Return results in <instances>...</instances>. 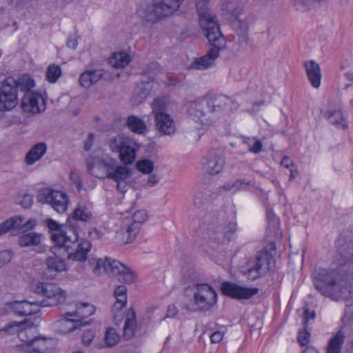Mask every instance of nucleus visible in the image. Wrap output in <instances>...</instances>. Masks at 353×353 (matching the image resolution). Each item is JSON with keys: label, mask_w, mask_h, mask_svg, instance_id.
I'll return each instance as SVG.
<instances>
[{"label": "nucleus", "mask_w": 353, "mask_h": 353, "mask_svg": "<svg viewBox=\"0 0 353 353\" xmlns=\"http://www.w3.org/2000/svg\"><path fill=\"white\" fill-rule=\"evenodd\" d=\"M37 199L41 203L50 205L59 214L65 212L69 203L65 192L50 188H40Z\"/></svg>", "instance_id": "obj_10"}, {"label": "nucleus", "mask_w": 353, "mask_h": 353, "mask_svg": "<svg viewBox=\"0 0 353 353\" xmlns=\"http://www.w3.org/2000/svg\"><path fill=\"white\" fill-rule=\"evenodd\" d=\"M95 312L93 305L88 303H79L77 304L76 310L73 313H66L67 316H75L82 320L92 315Z\"/></svg>", "instance_id": "obj_35"}, {"label": "nucleus", "mask_w": 353, "mask_h": 353, "mask_svg": "<svg viewBox=\"0 0 353 353\" xmlns=\"http://www.w3.org/2000/svg\"><path fill=\"white\" fill-rule=\"evenodd\" d=\"M10 310L19 316H30L37 313L40 310V305L37 301H12L7 303Z\"/></svg>", "instance_id": "obj_18"}, {"label": "nucleus", "mask_w": 353, "mask_h": 353, "mask_svg": "<svg viewBox=\"0 0 353 353\" xmlns=\"http://www.w3.org/2000/svg\"><path fill=\"white\" fill-rule=\"evenodd\" d=\"M72 217L73 219L85 223H90L94 219L92 208L90 203H79L74 210Z\"/></svg>", "instance_id": "obj_28"}, {"label": "nucleus", "mask_w": 353, "mask_h": 353, "mask_svg": "<svg viewBox=\"0 0 353 353\" xmlns=\"http://www.w3.org/2000/svg\"><path fill=\"white\" fill-rule=\"evenodd\" d=\"M267 219L269 226L272 227L274 230L277 229L279 224V219L270 210H267Z\"/></svg>", "instance_id": "obj_53"}, {"label": "nucleus", "mask_w": 353, "mask_h": 353, "mask_svg": "<svg viewBox=\"0 0 353 353\" xmlns=\"http://www.w3.org/2000/svg\"><path fill=\"white\" fill-rule=\"evenodd\" d=\"M233 26L239 32L240 39L245 43L248 42V24L246 21L236 19L233 21Z\"/></svg>", "instance_id": "obj_43"}, {"label": "nucleus", "mask_w": 353, "mask_h": 353, "mask_svg": "<svg viewBox=\"0 0 353 353\" xmlns=\"http://www.w3.org/2000/svg\"><path fill=\"white\" fill-rule=\"evenodd\" d=\"M204 34L212 48L205 55L194 61L191 65L193 69L205 70L211 66L219 57V50L224 48L226 43L225 39L221 32H219V34L212 32Z\"/></svg>", "instance_id": "obj_8"}, {"label": "nucleus", "mask_w": 353, "mask_h": 353, "mask_svg": "<svg viewBox=\"0 0 353 353\" xmlns=\"http://www.w3.org/2000/svg\"><path fill=\"white\" fill-rule=\"evenodd\" d=\"M169 100L166 97L156 98L151 104L152 114L154 117L157 114H166Z\"/></svg>", "instance_id": "obj_42"}, {"label": "nucleus", "mask_w": 353, "mask_h": 353, "mask_svg": "<svg viewBox=\"0 0 353 353\" xmlns=\"http://www.w3.org/2000/svg\"><path fill=\"white\" fill-rule=\"evenodd\" d=\"M125 123L128 128L136 134H143L147 131V125L145 121L137 116L128 117Z\"/></svg>", "instance_id": "obj_32"}, {"label": "nucleus", "mask_w": 353, "mask_h": 353, "mask_svg": "<svg viewBox=\"0 0 353 353\" xmlns=\"http://www.w3.org/2000/svg\"><path fill=\"white\" fill-rule=\"evenodd\" d=\"M94 141V134L93 133H89L84 143V150L86 151H89Z\"/></svg>", "instance_id": "obj_57"}, {"label": "nucleus", "mask_w": 353, "mask_h": 353, "mask_svg": "<svg viewBox=\"0 0 353 353\" xmlns=\"http://www.w3.org/2000/svg\"><path fill=\"white\" fill-rule=\"evenodd\" d=\"M221 290L223 294L236 299H248L259 292L257 288H245L236 283L224 282Z\"/></svg>", "instance_id": "obj_15"}, {"label": "nucleus", "mask_w": 353, "mask_h": 353, "mask_svg": "<svg viewBox=\"0 0 353 353\" xmlns=\"http://www.w3.org/2000/svg\"><path fill=\"white\" fill-rule=\"evenodd\" d=\"M95 337V332L92 330H85L82 336V342L84 345L88 346L90 345L94 338Z\"/></svg>", "instance_id": "obj_54"}, {"label": "nucleus", "mask_w": 353, "mask_h": 353, "mask_svg": "<svg viewBox=\"0 0 353 353\" xmlns=\"http://www.w3.org/2000/svg\"><path fill=\"white\" fill-rule=\"evenodd\" d=\"M110 159H100L92 158L87 163V170L90 174L96 178L105 179L108 177Z\"/></svg>", "instance_id": "obj_20"}, {"label": "nucleus", "mask_w": 353, "mask_h": 353, "mask_svg": "<svg viewBox=\"0 0 353 353\" xmlns=\"http://www.w3.org/2000/svg\"><path fill=\"white\" fill-rule=\"evenodd\" d=\"M325 116L330 123L337 128L345 129L347 127L346 119L340 109L329 110L325 112Z\"/></svg>", "instance_id": "obj_30"}, {"label": "nucleus", "mask_w": 353, "mask_h": 353, "mask_svg": "<svg viewBox=\"0 0 353 353\" xmlns=\"http://www.w3.org/2000/svg\"><path fill=\"white\" fill-rule=\"evenodd\" d=\"M5 81L8 84H10V86L16 89V93L18 90L24 92V94L26 92H32L31 90L35 86L34 79L28 74L19 77L17 79L9 77Z\"/></svg>", "instance_id": "obj_26"}, {"label": "nucleus", "mask_w": 353, "mask_h": 353, "mask_svg": "<svg viewBox=\"0 0 353 353\" xmlns=\"http://www.w3.org/2000/svg\"><path fill=\"white\" fill-rule=\"evenodd\" d=\"M68 317L70 316L65 314V317L59 321L60 332L64 334L71 332L78 327L87 323L86 321L83 322V320L70 319Z\"/></svg>", "instance_id": "obj_37"}, {"label": "nucleus", "mask_w": 353, "mask_h": 353, "mask_svg": "<svg viewBox=\"0 0 353 353\" xmlns=\"http://www.w3.org/2000/svg\"><path fill=\"white\" fill-rule=\"evenodd\" d=\"M127 288L125 285H119L114 290V296L116 302L114 303L112 312L113 313L120 312L121 309L124 307L127 303Z\"/></svg>", "instance_id": "obj_31"}, {"label": "nucleus", "mask_w": 353, "mask_h": 353, "mask_svg": "<svg viewBox=\"0 0 353 353\" xmlns=\"http://www.w3.org/2000/svg\"><path fill=\"white\" fill-rule=\"evenodd\" d=\"M274 247L270 244L259 252L255 260L250 263V268L245 272L247 277L254 281L270 271L274 262Z\"/></svg>", "instance_id": "obj_7"}, {"label": "nucleus", "mask_w": 353, "mask_h": 353, "mask_svg": "<svg viewBox=\"0 0 353 353\" xmlns=\"http://www.w3.org/2000/svg\"><path fill=\"white\" fill-rule=\"evenodd\" d=\"M47 339L43 337H34L31 339L30 347L34 352L43 353L47 350Z\"/></svg>", "instance_id": "obj_46"}, {"label": "nucleus", "mask_w": 353, "mask_h": 353, "mask_svg": "<svg viewBox=\"0 0 353 353\" xmlns=\"http://www.w3.org/2000/svg\"><path fill=\"white\" fill-rule=\"evenodd\" d=\"M314 317H315V314L314 312L310 313L308 310H305L304 311V316H303V323H304L305 326H306L310 319H314Z\"/></svg>", "instance_id": "obj_61"}, {"label": "nucleus", "mask_w": 353, "mask_h": 353, "mask_svg": "<svg viewBox=\"0 0 353 353\" xmlns=\"http://www.w3.org/2000/svg\"><path fill=\"white\" fill-rule=\"evenodd\" d=\"M77 45H78V41H77L76 37H74V36L68 37V41H67V46L68 48L74 50L77 47Z\"/></svg>", "instance_id": "obj_60"}, {"label": "nucleus", "mask_w": 353, "mask_h": 353, "mask_svg": "<svg viewBox=\"0 0 353 353\" xmlns=\"http://www.w3.org/2000/svg\"><path fill=\"white\" fill-rule=\"evenodd\" d=\"M310 334L304 328L302 331H300L297 337V340L301 346H305L310 342Z\"/></svg>", "instance_id": "obj_52"}, {"label": "nucleus", "mask_w": 353, "mask_h": 353, "mask_svg": "<svg viewBox=\"0 0 353 353\" xmlns=\"http://www.w3.org/2000/svg\"><path fill=\"white\" fill-rule=\"evenodd\" d=\"M46 224L51 233V239L57 247H59L70 236L63 230V225L51 219L46 221Z\"/></svg>", "instance_id": "obj_24"}, {"label": "nucleus", "mask_w": 353, "mask_h": 353, "mask_svg": "<svg viewBox=\"0 0 353 353\" xmlns=\"http://www.w3.org/2000/svg\"><path fill=\"white\" fill-rule=\"evenodd\" d=\"M185 294L189 298V303L184 306L188 310L206 311L216 303V292L208 283H194L185 289Z\"/></svg>", "instance_id": "obj_4"}, {"label": "nucleus", "mask_w": 353, "mask_h": 353, "mask_svg": "<svg viewBox=\"0 0 353 353\" xmlns=\"http://www.w3.org/2000/svg\"><path fill=\"white\" fill-rule=\"evenodd\" d=\"M185 0H152L141 2L137 8L136 15L142 21L156 23L175 13Z\"/></svg>", "instance_id": "obj_3"}, {"label": "nucleus", "mask_w": 353, "mask_h": 353, "mask_svg": "<svg viewBox=\"0 0 353 353\" xmlns=\"http://www.w3.org/2000/svg\"><path fill=\"white\" fill-rule=\"evenodd\" d=\"M281 164L286 168H290V166L293 165V161L290 157H285L282 159Z\"/></svg>", "instance_id": "obj_62"}, {"label": "nucleus", "mask_w": 353, "mask_h": 353, "mask_svg": "<svg viewBox=\"0 0 353 353\" xmlns=\"http://www.w3.org/2000/svg\"><path fill=\"white\" fill-rule=\"evenodd\" d=\"M23 222L21 216H14L10 218L0 224V236L6 234L12 228H19Z\"/></svg>", "instance_id": "obj_40"}, {"label": "nucleus", "mask_w": 353, "mask_h": 353, "mask_svg": "<svg viewBox=\"0 0 353 353\" xmlns=\"http://www.w3.org/2000/svg\"><path fill=\"white\" fill-rule=\"evenodd\" d=\"M223 337V333L220 331H216L210 335V341L212 343H219Z\"/></svg>", "instance_id": "obj_58"}, {"label": "nucleus", "mask_w": 353, "mask_h": 353, "mask_svg": "<svg viewBox=\"0 0 353 353\" xmlns=\"http://www.w3.org/2000/svg\"><path fill=\"white\" fill-rule=\"evenodd\" d=\"M21 106L23 112L35 114L44 112L46 108V103L41 93L26 92L21 99Z\"/></svg>", "instance_id": "obj_13"}, {"label": "nucleus", "mask_w": 353, "mask_h": 353, "mask_svg": "<svg viewBox=\"0 0 353 353\" xmlns=\"http://www.w3.org/2000/svg\"><path fill=\"white\" fill-rule=\"evenodd\" d=\"M32 201H33V199H32V196H30L29 194H25L21 201V205L24 208H29L31 207V205L32 204Z\"/></svg>", "instance_id": "obj_59"}, {"label": "nucleus", "mask_w": 353, "mask_h": 353, "mask_svg": "<svg viewBox=\"0 0 353 353\" xmlns=\"http://www.w3.org/2000/svg\"><path fill=\"white\" fill-rule=\"evenodd\" d=\"M238 104L224 95H214L198 98L186 103L189 116L204 127L214 125L225 112L236 110Z\"/></svg>", "instance_id": "obj_2"}, {"label": "nucleus", "mask_w": 353, "mask_h": 353, "mask_svg": "<svg viewBox=\"0 0 353 353\" xmlns=\"http://www.w3.org/2000/svg\"><path fill=\"white\" fill-rule=\"evenodd\" d=\"M108 143L110 150L112 152L118 153L121 161L125 165L132 164L136 159L137 152L140 148V145L134 139L120 134L110 137Z\"/></svg>", "instance_id": "obj_6"}, {"label": "nucleus", "mask_w": 353, "mask_h": 353, "mask_svg": "<svg viewBox=\"0 0 353 353\" xmlns=\"http://www.w3.org/2000/svg\"><path fill=\"white\" fill-rule=\"evenodd\" d=\"M209 201L210 200L207 196H204V194L203 192H199L195 195L194 204L195 206L200 208L201 205L207 204Z\"/></svg>", "instance_id": "obj_55"}, {"label": "nucleus", "mask_w": 353, "mask_h": 353, "mask_svg": "<svg viewBox=\"0 0 353 353\" xmlns=\"http://www.w3.org/2000/svg\"><path fill=\"white\" fill-rule=\"evenodd\" d=\"M307 79L312 86L318 88L321 82V71L319 63L314 60L305 61L303 64Z\"/></svg>", "instance_id": "obj_23"}, {"label": "nucleus", "mask_w": 353, "mask_h": 353, "mask_svg": "<svg viewBox=\"0 0 353 353\" xmlns=\"http://www.w3.org/2000/svg\"><path fill=\"white\" fill-rule=\"evenodd\" d=\"M208 3L202 1L196 2V6L199 15L200 26L204 33H210L212 32L214 34H219V32H221L219 25L215 14L208 9Z\"/></svg>", "instance_id": "obj_12"}, {"label": "nucleus", "mask_w": 353, "mask_h": 353, "mask_svg": "<svg viewBox=\"0 0 353 353\" xmlns=\"http://www.w3.org/2000/svg\"><path fill=\"white\" fill-rule=\"evenodd\" d=\"M41 243V235L36 232H28L21 235L18 240L20 247L37 246Z\"/></svg>", "instance_id": "obj_38"}, {"label": "nucleus", "mask_w": 353, "mask_h": 353, "mask_svg": "<svg viewBox=\"0 0 353 353\" xmlns=\"http://www.w3.org/2000/svg\"><path fill=\"white\" fill-rule=\"evenodd\" d=\"M136 166L137 169L143 174H150L154 169L152 161L148 159H143L137 161Z\"/></svg>", "instance_id": "obj_48"}, {"label": "nucleus", "mask_w": 353, "mask_h": 353, "mask_svg": "<svg viewBox=\"0 0 353 353\" xmlns=\"http://www.w3.org/2000/svg\"><path fill=\"white\" fill-rule=\"evenodd\" d=\"M93 272L97 276L105 272L109 275L117 276L119 281L126 283H132L137 278V274L133 270L110 257L99 259L93 269Z\"/></svg>", "instance_id": "obj_5"}, {"label": "nucleus", "mask_w": 353, "mask_h": 353, "mask_svg": "<svg viewBox=\"0 0 353 353\" xmlns=\"http://www.w3.org/2000/svg\"><path fill=\"white\" fill-rule=\"evenodd\" d=\"M353 261V239L339 243L334 263L340 267L316 268L312 272L313 283L323 296L333 301L347 299L353 292V273L343 269Z\"/></svg>", "instance_id": "obj_1"}, {"label": "nucleus", "mask_w": 353, "mask_h": 353, "mask_svg": "<svg viewBox=\"0 0 353 353\" xmlns=\"http://www.w3.org/2000/svg\"><path fill=\"white\" fill-rule=\"evenodd\" d=\"M12 257V252L9 250L0 252V265L2 267L9 263Z\"/></svg>", "instance_id": "obj_56"}, {"label": "nucleus", "mask_w": 353, "mask_h": 353, "mask_svg": "<svg viewBox=\"0 0 353 353\" xmlns=\"http://www.w3.org/2000/svg\"><path fill=\"white\" fill-rule=\"evenodd\" d=\"M119 341L120 336L114 328L109 327L106 330L104 335V343L106 347H114Z\"/></svg>", "instance_id": "obj_44"}, {"label": "nucleus", "mask_w": 353, "mask_h": 353, "mask_svg": "<svg viewBox=\"0 0 353 353\" xmlns=\"http://www.w3.org/2000/svg\"><path fill=\"white\" fill-rule=\"evenodd\" d=\"M236 229V222L234 220L229 221L227 224L221 227V234L223 239H219V241L221 243H224L225 241H230L233 239Z\"/></svg>", "instance_id": "obj_41"}, {"label": "nucleus", "mask_w": 353, "mask_h": 353, "mask_svg": "<svg viewBox=\"0 0 353 353\" xmlns=\"http://www.w3.org/2000/svg\"><path fill=\"white\" fill-rule=\"evenodd\" d=\"M16 89L4 81L0 89V111H9L17 104Z\"/></svg>", "instance_id": "obj_17"}, {"label": "nucleus", "mask_w": 353, "mask_h": 353, "mask_svg": "<svg viewBox=\"0 0 353 353\" xmlns=\"http://www.w3.org/2000/svg\"><path fill=\"white\" fill-rule=\"evenodd\" d=\"M61 74V68L56 64H51L46 71V79L50 83H55Z\"/></svg>", "instance_id": "obj_47"}, {"label": "nucleus", "mask_w": 353, "mask_h": 353, "mask_svg": "<svg viewBox=\"0 0 353 353\" xmlns=\"http://www.w3.org/2000/svg\"><path fill=\"white\" fill-rule=\"evenodd\" d=\"M155 128L161 135L172 136L176 131L175 123L170 114H157L154 116Z\"/></svg>", "instance_id": "obj_19"}, {"label": "nucleus", "mask_w": 353, "mask_h": 353, "mask_svg": "<svg viewBox=\"0 0 353 353\" xmlns=\"http://www.w3.org/2000/svg\"><path fill=\"white\" fill-rule=\"evenodd\" d=\"M177 312H178V310L175 305H170L168 308L167 316L169 317L174 316V315L176 314Z\"/></svg>", "instance_id": "obj_63"}, {"label": "nucleus", "mask_w": 353, "mask_h": 353, "mask_svg": "<svg viewBox=\"0 0 353 353\" xmlns=\"http://www.w3.org/2000/svg\"><path fill=\"white\" fill-rule=\"evenodd\" d=\"M245 143L249 147V151L254 154H258L262 150L263 144L261 141L255 137L248 138Z\"/></svg>", "instance_id": "obj_49"}, {"label": "nucleus", "mask_w": 353, "mask_h": 353, "mask_svg": "<svg viewBox=\"0 0 353 353\" xmlns=\"http://www.w3.org/2000/svg\"><path fill=\"white\" fill-rule=\"evenodd\" d=\"M22 322H13L5 327V331L12 334H17L18 338L22 341L27 343L30 346L31 339L34 338L32 335V327H22Z\"/></svg>", "instance_id": "obj_25"}, {"label": "nucleus", "mask_w": 353, "mask_h": 353, "mask_svg": "<svg viewBox=\"0 0 353 353\" xmlns=\"http://www.w3.org/2000/svg\"><path fill=\"white\" fill-rule=\"evenodd\" d=\"M345 341V333L341 329L330 339L326 349V353H341Z\"/></svg>", "instance_id": "obj_34"}, {"label": "nucleus", "mask_w": 353, "mask_h": 353, "mask_svg": "<svg viewBox=\"0 0 353 353\" xmlns=\"http://www.w3.org/2000/svg\"><path fill=\"white\" fill-rule=\"evenodd\" d=\"M152 89V83L150 81L141 82L137 84L135 89V94L132 100L136 103H141L148 96L150 95Z\"/></svg>", "instance_id": "obj_33"}, {"label": "nucleus", "mask_w": 353, "mask_h": 353, "mask_svg": "<svg viewBox=\"0 0 353 353\" xmlns=\"http://www.w3.org/2000/svg\"><path fill=\"white\" fill-rule=\"evenodd\" d=\"M130 170L125 165H119L116 160L110 159L108 177L117 182V189L121 192H125V183L124 181L129 178Z\"/></svg>", "instance_id": "obj_16"}, {"label": "nucleus", "mask_w": 353, "mask_h": 353, "mask_svg": "<svg viewBox=\"0 0 353 353\" xmlns=\"http://www.w3.org/2000/svg\"><path fill=\"white\" fill-rule=\"evenodd\" d=\"M322 0H295L294 5L296 7L297 10H305L307 8H310L315 3H319Z\"/></svg>", "instance_id": "obj_50"}, {"label": "nucleus", "mask_w": 353, "mask_h": 353, "mask_svg": "<svg viewBox=\"0 0 353 353\" xmlns=\"http://www.w3.org/2000/svg\"><path fill=\"white\" fill-rule=\"evenodd\" d=\"M130 61V56L123 52H115L109 59V63L114 68H123Z\"/></svg>", "instance_id": "obj_39"}, {"label": "nucleus", "mask_w": 353, "mask_h": 353, "mask_svg": "<svg viewBox=\"0 0 353 353\" xmlns=\"http://www.w3.org/2000/svg\"><path fill=\"white\" fill-rule=\"evenodd\" d=\"M147 213L144 210H139L135 212L132 216L133 223L125 230L127 237L125 243H131L136 237L140 230L141 225L146 221Z\"/></svg>", "instance_id": "obj_21"}, {"label": "nucleus", "mask_w": 353, "mask_h": 353, "mask_svg": "<svg viewBox=\"0 0 353 353\" xmlns=\"http://www.w3.org/2000/svg\"><path fill=\"white\" fill-rule=\"evenodd\" d=\"M104 74L105 71L102 69L87 70L80 74L79 79V84L84 88H89L101 79Z\"/></svg>", "instance_id": "obj_27"}, {"label": "nucleus", "mask_w": 353, "mask_h": 353, "mask_svg": "<svg viewBox=\"0 0 353 353\" xmlns=\"http://www.w3.org/2000/svg\"><path fill=\"white\" fill-rule=\"evenodd\" d=\"M32 290L37 294L46 297L48 301L39 302L40 306H52L63 303L66 299V292L54 283L35 282Z\"/></svg>", "instance_id": "obj_11"}, {"label": "nucleus", "mask_w": 353, "mask_h": 353, "mask_svg": "<svg viewBox=\"0 0 353 353\" xmlns=\"http://www.w3.org/2000/svg\"><path fill=\"white\" fill-rule=\"evenodd\" d=\"M47 145L43 142L34 144L26 154L25 161L27 165H32L39 161L46 154Z\"/></svg>", "instance_id": "obj_29"}, {"label": "nucleus", "mask_w": 353, "mask_h": 353, "mask_svg": "<svg viewBox=\"0 0 353 353\" xmlns=\"http://www.w3.org/2000/svg\"><path fill=\"white\" fill-rule=\"evenodd\" d=\"M72 236L59 247L63 248L68 254V259L74 261H84L87 259L88 253L91 249V243L88 241H78V235L75 230H70Z\"/></svg>", "instance_id": "obj_9"}, {"label": "nucleus", "mask_w": 353, "mask_h": 353, "mask_svg": "<svg viewBox=\"0 0 353 353\" xmlns=\"http://www.w3.org/2000/svg\"><path fill=\"white\" fill-rule=\"evenodd\" d=\"M227 12L231 14L233 17L238 19L237 17L241 11V7L239 5H236L232 1H228L225 8Z\"/></svg>", "instance_id": "obj_51"}, {"label": "nucleus", "mask_w": 353, "mask_h": 353, "mask_svg": "<svg viewBox=\"0 0 353 353\" xmlns=\"http://www.w3.org/2000/svg\"><path fill=\"white\" fill-rule=\"evenodd\" d=\"M43 276L46 279H54L59 273L66 270L64 261L57 256H49L46 259Z\"/></svg>", "instance_id": "obj_22"}, {"label": "nucleus", "mask_w": 353, "mask_h": 353, "mask_svg": "<svg viewBox=\"0 0 353 353\" xmlns=\"http://www.w3.org/2000/svg\"><path fill=\"white\" fill-rule=\"evenodd\" d=\"M159 182V179L155 175H150L148 180V184L150 186H154Z\"/></svg>", "instance_id": "obj_64"}, {"label": "nucleus", "mask_w": 353, "mask_h": 353, "mask_svg": "<svg viewBox=\"0 0 353 353\" xmlns=\"http://www.w3.org/2000/svg\"><path fill=\"white\" fill-rule=\"evenodd\" d=\"M137 322L135 312L133 310L129 311L123 327V336L126 340L131 339L135 333Z\"/></svg>", "instance_id": "obj_36"}, {"label": "nucleus", "mask_w": 353, "mask_h": 353, "mask_svg": "<svg viewBox=\"0 0 353 353\" xmlns=\"http://www.w3.org/2000/svg\"><path fill=\"white\" fill-rule=\"evenodd\" d=\"M250 185L249 181H245L243 179H238L234 182H230L224 184L221 187H220V190H233L237 191L239 190L245 189L248 186Z\"/></svg>", "instance_id": "obj_45"}, {"label": "nucleus", "mask_w": 353, "mask_h": 353, "mask_svg": "<svg viewBox=\"0 0 353 353\" xmlns=\"http://www.w3.org/2000/svg\"><path fill=\"white\" fill-rule=\"evenodd\" d=\"M225 165L223 151L221 149H215L209 152L203 159V169L210 175L219 174Z\"/></svg>", "instance_id": "obj_14"}]
</instances>
